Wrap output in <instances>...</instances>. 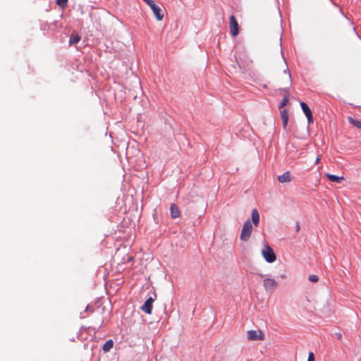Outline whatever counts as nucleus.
Here are the masks:
<instances>
[{"label": "nucleus", "instance_id": "obj_16", "mask_svg": "<svg viewBox=\"0 0 361 361\" xmlns=\"http://www.w3.org/2000/svg\"><path fill=\"white\" fill-rule=\"evenodd\" d=\"M67 3L68 0H56L57 5L61 7L62 8L66 7Z\"/></svg>", "mask_w": 361, "mask_h": 361}, {"label": "nucleus", "instance_id": "obj_4", "mask_svg": "<svg viewBox=\"0 0 361 361\" xmlns=\"http://www.w3.org/2000/svg\"><path fill=\"white\" fill-rule=\"evenodd\" d=\"M247 338L250 341H262L264 334L260 330H249L247 331Z\"/></svg>", "mask_w": 361, "mask_h": 361}, {"label": "nucleus", "instance_id": "obj_5", "mask_svg": "<svg viewBox=\"0 0 361 361\" xmlns=\"http://www.w3.org/2000/svg\"><path fill=\"white\" fill-rule=\"evenodd\" d=\"M230 20V31L231 34L235 37L238 33V24L234 16H231Z\"/></svg>", "mask_w": 361, "mask_h": 361}, {"label": "nucleus", "instance_id": "obj_8", "mask_svg": "<svg viewBox=\"0 0 361 361\" xmlns=\"http://www.w3.org/2000/svg\"><path fill=\"white\" fill-rule=\"evenodd\" d=\"M278 180L281 183H290L292 180V176L290 171H286L282 175L277 177Z\"/></svg>", "mask_w": 361, "mask_h": 361}, {"label": "nucleus", "instance_id": "obj_17", "mask_svg": "<svg viewBox=\"0 0 361 361\" xmlns=\"http://www.w3.org/2000/svg\"><path fill=\"white\" fill-rule=\"evenodd\" d=\"M308 279L311 282H317L319 281V278L317 275H314V274H312V275H310L309 277H308Z\"/></svg>", "mask_w": 361, "mask_h": 361}, {"label": "nucleus", "instance_id": "obj_13", "mask_svg": "<svg viewBox=\"0 0 361 361\" xmlns=\"http://www.w3.org/2000/svg\"><path fill=\"white\" fill-rule=\"evenodd\" d=\"M113 346H114V342L111 339H110L105 342V343L103 345L102 349L104 352H109L113 348Z\"/></svg>", "mask_w": 361, "mask_h": 361}, {"label": "nucleus", "instance_id": "obj_18", "mask_svg": "<svg viewBox=\"0 0 361 361\" xmlns=\"http://www.w3.org/2000/svg\"><path fill=\"white\" fill-rule=\"evenodd\" d=\"M288 102V99L287 97H283V99L281 102V104L279 105V108L280 109L283 108V106L287 105Z\"/></svg>", "mask_w": 361, "mask_h": 361}, {"label": "nucleus", "instance_id": "obj_10", "mask_svg": "<svg viewBox=\"0 0 361 361\" xmlns=\"http://www.w3.org/2000/svg\"><path fill=\"white\" fill-rule=\"evenodd\" d=\"M170 212H171V216L173 219H176L180 216L179 209L175 204H171Z\"/></svg>", "mask_w": 361, "mask_h": 361}, {"label": "nucleus", "instance_id": "obj_9", "mask_svg": "<svg viewBox=\"0 0 361 361\" xmlns=\"http://www.w3.org/2000/svg\"><path fill=\"white\" fill-rule=\"evenodd\" d=\"M252 222L257 227L259 224V214L257 209H253L251 214Z\"/></svg>", "mask_w": 361, "mask_h": 361}, {"label": "nucleus", "instance_id": "obj_11", "mask_svg": "<svg viewBox=\"0 0 361 361\" xmlns=\"http://www.w3.org/2000/svg\"><path fill=\"white\" fill-rule=\"evenodd\" d=\"M281 117L282 120V124L283 129H286L288 125V112L286 109H283L281 111Z\"/></svg>", "mask_w": 361, "mask_h": 361}, {"label": "nucleus", "instance_id": "obj_7", "mask_svg": "<svg viewBox=\"0 0 361 361\" xmlns=\"http://www.w3.org/2000/svg\"><path fill=\"white\" fill-rule=\"evenodd\" d=\"M300 106H301L305 115L306 116V117L307 118L308 123H312L313 121V117H312V111H311L310 109L309 108V106L305 102H301Z\"/></svg>", "mask_w": 361, "mask_h": 361}, {"label": "nucleus", "instance_id": "obj_21", "mask_svg": "<svg viewBox=\"0 0 361 361\" xmlns=\"http://www.w3.org/2000/svg\"><path fill=\"white\" fill-rule=\"evenodd\" d=\"M284 73H288V78L290 79L291 75L288 68L284 71Z\"/></svg>", "mask_w": 361, "mask_h": 361}, {"label": "nucleus", "instance_id": "obj_22", "mask_svg": "<svg viewBox=\"0 0 361 361\" xmlns=\"http://www.w3.org/2000/svg\"><path fill=\"white\" fill-rule=\"evenodd\" d=\"M280 278H281V279H286V274H280Z\"/></svg>", "mask_w": 361, "mask_h": 361}, {"label": "nucleus", "instance_id": "obj_15", "mask_svg": "<svg viewBox=\"0 0 361 361\" xmlns=\"http://www.w3.org/2000/svg\"><path fill=\"white\" fill-rule=\"evenodd\" d=\"M80 39V37L78 35H72L69 39V43L71 44H77Z\"/></svg>", "mask_w": 361, "mask_h": 361}, {"label": "nucleus", "instance_id": "obj_14", "mask_svg": "<svg viewBox=\"0 0 361 361\" xmlns=\"http://www.w3.org/2000/svg\"><path fill=\"white\" fill-rule=\"evenodd\" d=\"M348 121H349L350 123L353 125L355 127H356L358 129H361V121L360 120H357V119L353 118L351 117H349Z\"/></svg>", "mask_w": 361, "mask_h": 361}, {"label": "nucleus", "instance_id": "obj_2", "mask_svg": "<svg viewBox=\"0 0 361 361\" xmlns=\"http://www.w3.org/2000/svg\"><path fill=\"white\" fill-rule=\"evenodd\" d=\"M252 231V225L251 221L247 219L246 220L243 226V228L240 233V240L243 241H247L251 235Z\"/></svg>", "mask_w": 361, "mask_h": 361}, {"label": "nucleus", "instance_id": "obj_1", "mask_svg": "<svg viewBox=\"0 0 361 361\" xmlns=\"http://www.w3.org/2000/svg\"><path fill=\"white\" fill-rule=\"evenodd\" d=\"M278 286V282L271 277L267 276L263 280V287L267 293H273Z\"/></svg>", "mask_w": 361, "mask_h": 361}, {"label": "nucleus", "instance_id": "obj_20", "mask_svg": "<svg viewBox=\"0 0 361 361\" xmlns=\"http://www.w3.org/2000/svg\"><path fill=\"white\" fill-rule=\"evenodd\" d=\"M320 159H321V155L318 154L316 158V160H315V164H318L319 163Z\"/></svg>", "mask_w": 361, "mask_h": 361}, {"label": "nucleus", "instance_id": "obj_12", "mask_svg": "<svg viewBox=\"0 0 361 361\" xmlns=\"http://www.w3.org/2000/svg\"><path fill=\"white\" fill-rule=\"evenodd\" d=\"M331 182L339 183L344 179L343 176H338L336 175L326 173L325 175Z\"/></svg>", "mask_w": 361, "mask_h": 361}, {"label": "nucleus", "instance_id": "obj_23", "mask_svg": "<svg viewBox=\"0 0 361 361\" xmlns=\"http://www.w3.org/2000/svg\"><path fill=\"white\" fill-rule=\"evenodd\" d=\"M300 231V225L298 223L296 224V231L298 232Z\"/></svg>", "mask_w": 361, "mask_h": 361}, {"label": "nucleus", "instance_id": "obj_6", "mask_svg": "<svg viewBox=\"0 0 361 361\" xmlns=\"http://www.w3.org/2000/svg\"><path fill=\"white\" fill-rule=\"evenodd\" d=\"M154 300L153 298L149 297L141 307V310L148 314H151Z\"/></svg>", "mask_w": 361, "mask_h": 361}, {"label": "nucleus", "instance_id": "obj_19", "mask_svg": "<svg viewBox=\"0 0 361 361\" xmlns=\"http://www.w3.org/2000/svg\"><path fill=\"white\" fill-rule=\"evenodd\" d=\"M307 361H314V355L312 352L309 353Z\"/></svg>", "mask_w": 361, "mask_h": 361}, {"label": "nucleus", "instance_id": "obj_3", "mask_svg": "<svg viewBox=\"0 0 361 361\" xmlns=\"http://www.w3.org/2000/svg\"><path fill=\"white\" fill-rule=\"evenodd\" d=\"M262 255L268 263H273L276 259V255L272 248L267 244L264 245V248L262 250Z\"/></svg>", "mask_w": 361, "mask_h": 361}]
</instances>
